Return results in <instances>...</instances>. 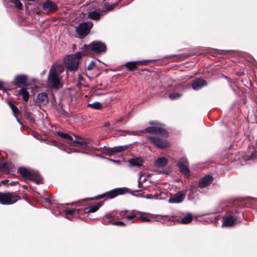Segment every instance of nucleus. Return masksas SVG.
<instances>
[{
	"label": "nucleus",
	"mask_w": 257,
	"mask_h": 257,
	"mask_svg": "<svg viewBox=\"0 0 257 257\" xmlns=\"http://www.w3.org/2000/svg\"><path fill=\"white\" fill-rule=\"evenodd\" d=\"M128 162L133 166H140L143 164V160L141 158L130 159Z\"/></svg>",
	"instance_id": "4be33fe9"
},
{
	"label": "nucleus",
	"mask_w": 257,
	"mask_h": 257,
	"mask_svg": "<svg viewBox=\"0 0 257 257\" xmlns=\"http://www.w3.org/2000/svg\"><path fill=\"white\" fill-rule=\"evenodd\" d=\"M105 45L100 41H94L89 45H85L83 48L84 55H90L91 52L95 53H102L106 51Z\"/></svg>",
	"instance_id": "20e7f679"
},
{
	"label": "nucleus",
	"mask_w": 257,
	"mask_h": 257,
	"mask_svg": "<svg viewBox=\"0 0 257 257\" xmlns=\"http://www.w3.org/2000/svg\"><path fill=\"white\" fill-rule=\"evenodd\" d=\"M178 167L180 172L185 176L188 177L189 174V170L188 168V162L187 159L185 158H181L178 163Z\"/></svg>",
	"instance_id": "1a4fd4ad"
},
{
	"label": "nucleus",
	"mask_w": 257,
	"mask_h": 257,
	"mask_svg": "<svg viewBox=\"0 0 257 257\" xmlns=\"http://www.w3.org/2000/svg\"><path fill=\"white\" fill-rule=\"evenodd\" d=\"M93 24L91 22H84L80 24L76 28V31L80 37L87 35L89 30L92 27Z\"/></svg>",
	"instance_id": "6e6552de"
},
{
	"label": "nucleus",
	"mask_w": 257,
	"mask_h": 257,
	"mask_svg": "<svg viewBox=\"0 0 257 257\" xmlns=\"http://www.w3.org/2000/svg\"><path fill=\"white\" fill-rule=\"evenodd\" d=\"M100 14L98 12L95 11L91 12L89 13L88 17L92 20H97L100 18Z\"/></svg>",
	"instance_id": "393cba45"
},
{
	"label": "nucleus",
	"mask_w": 257,
	"mask_h": 257,
	"mask_svg": "<svg viewBox=\"0 0 257 257\" xmlns=\"http://www.w3.org/2000/svg\"><path fill=\"white\" fill-rule=\"evenodd\" d=\"M113 224L115 225H124V223L122 221H116Z\"/></svg>",
	"instance_id": "ea45409f"
},
{
	"label": "nucleus",
	"mask_w": 257,
	"mask_h": 257,
	"mask_svg": "<svg viewBox=\"0 0 257 257\" xmlns=\"http://www.w3.org/2000/svg\"><path fill=\"white\" fill-rule=\"evenodd\" d=\"M110 125V123L109 122H105L104 124L105 126H108Z\"/></svg>",
	"instance_id": "79ce46f5"
},
{
	"label": "nucleus",
	"mask_w": 257,
	"mask_h": 257,
	"mask_svg": "<svg viewBox=\"0 0 257 257\" xmlns=\"http://www.w3.org/2000/svg\"><path fill=\"white\" fill-rule=\"evenodd\" d=\"M124 119V117H121L120 118H119V119H118L116 120V123H119V122L123 121Z\"/></svg>",
	"instance_id": "a19ab883"
},
{
	"label": "nucleus",
	"mask_w": 257,
	"mask_h": 257,
	"mask_svg": "<svg viewBox=\"0 0 257 257\" xmlns=\"http://www.w3.org/2000/svg\"><path fill=\"white\" fill-rule=\"evenodd\" d=\"M38 100L39 102L42 104H45L48 101V96L45 92H42L38 94Z\"/></svg>",
	"instance_id": "a211bd4d"
},
{
	"label": "nucleus",
	"mask_w": 257,
	"mask_h": 257,
	"mask_svg": "<svg viewBox=\"0 0 257 257\" xmlns=\"http://www.w3.org/2000/svg\"><path fill=\"white\" fill-rule=\"evenodd\" d=\"M8 89V85L4 82L0 80V89L6 90Z\"/></svg>",
	"instance_id": "473e14b6"
},
{
	"label": "nucleus",
	"mask_w": 257,
	"mask_h": 257,
	"mask_svg": "<svg viewBox=\"0 0 257 257\" xmlns=\"http://www.w3.org/2000/svg\"><path fill=\"white\" fill-rule=\"evenodd\" d=\"M27 89V87H23L19 91V95H22L25 101H27L29 100L30 96Z\"/></svg>",
	"instance_id": "6ab92c4d"
},
{
	"label": "nucleus",
	"mask_w": 257,
	"mask_h": 257,
	"mask_svg": "<svg viewBox=\"0 0 257 257\" xmlns=\"http://www.w3.org/2000/svg\"><path fill=\"white\" fill-rule=\"evenodd\" d=\"M72 142L74 143L78 144L82 146H86L88 144V143L84 140H81L80 141L73 140Z\"/></svg>",
	"instance_id": "72a5a7b5"
},
{
	"label": "nucleus",
	"mask_w": 257,
	"mask_h": 257,
	"mask_svg": "<svg viewBox=\"0 0 257 257\" xmlns=\"http://www.w3.org/2000/svg\"><path fill=\"white\" fill-rule=\"evenodd\" d=\"M138 217L139 218H140L141 220L144 221V222H149L150 221V219L148 218L147 216H146L144 214L141 213V212H138Z\"/></svg>",
	"instance_id": "cd10ccee"
},
{
	"label": "nucleus",
	"mask_w": 257,
	"mask_h": 257,
	"mask_svg": "<svg viewBox=\"0 0 257 257\" xmlns=\"http://www.w3.org/2000/svg\"><path fill=\"white\" fill-rule=\"evenodd\" d=\"M213 178L211 176L204 177L200 181L199 186L200 188H204L209 186L212 182Z\"/></svg>",
	"instance_id": "ddd939ff"
},
{
	"label": "nucleus",
	"mask_w": 257,
	"mask_h": 257,
	"mask_svg": "<svg viewBox=\"0 0 257 257\" xmlns=\"http://www.w3.org/2000/svg\"><path fill=\"white\" fill-rule=\"evenodd\" d=\"M95 64L94 62L92 61L89 63V65L88 66L87 69L88 70H91L95 67Z\"/></svg>",
	"instance_id": "c9c22d12"
},
{
	"label": "nucleus",
	"mask_w": 257,
	"mask_h": 257,
	"mask_svg": "<svg viewBox=\"0 0 257 257\" xmlns=\"http://www.w3.org/2000/svg\"><path fill=\"white\" fill-rule=\"evenodd\" d=\"M168 163V160L165 157H161L158 159L155 162V166L158 168L165 167Z\"/></svg>",
	"instance_id": "f3484780"
},
{
	"label": "nucleus",
	"mask_w": 257,
	"mask_h": 257,
	"mask_svg": "<svg viewBox=\"0 0 257 257\" xmlns=\"http://www.w3.org/2000/svg\"><path fill=\"white\" fill-rule=\"evenodd\" d=\"M78 212H79L78 209H67L65 211V214L66 215L72 214L75 213V212L78 213Z\"/></svg>",
	"instance_id": "2f4dec72"
},
{
	"label": "nucleus",
	"mask_w": 257,
	"mask_h": 257,
	"mask_svg": "<svg viewBox=\"0 0 257 257\" xmlns=\"http://www.w3.org/2000/svg\"><path fill=\"white\" fill-rule=\"evenodd\" d=\"M138 217V213L137 212H133L132 214L130 215H127L126 217V218L127 220H130L134 218L135 217Z\"/></svg>",
	"instance_id": "f704fd0d"
},
{
	"label": "nucleus",
	"mask_w": 257,
	"mask_h": 257,
	"mask_svg": "<svg viewBox=\"0 0 257 257\" xmlns=\"http://www.w3.org/2000/svg\"><path fill=\"white\" fill-rule=\"evenodd\" d=\"M192 220V215L191 214L188 213L186 216L182 218L180 221V223L182 224H188Z\"/></svg>",
	"instance_id": "5701e85b"
},
{
	"label": "nucleus",
	"mask_w": 257,
	"mask_h": 257,
	"mask_svg": "<svg viewBox=\"0 0 257 257\" xmlns=\"http://www.w3.org/2000/svg\"><path fill=\"white\" fill-rule=\"evenodd\" d=\"M18 171L22 176L25 178L36 181L38 184L41 181V179L38 175L33 171L28 170L25 168H20Z\"/></svg>",
	"instance_id": "423d86ee"
},
{
	"label": "nucleus",
	"mask_w": 257,
	"mask_h": 257,
	"mask_svg": "<svg viewBox=\"0 0 257 257\" xmlns=\"http://www.w3.org/2000/svg\"><path fill=\"white\" fill-rule=\"evenodd\" d=\"M112 217H113V215L111 213L107 214L105 215V216L104 217L103 221L106 222L107 221L105 220V219L109 220V219L111 218Z\"/></svg>",
	"instance_id": "4c0bfd02"
},
{
	"label": "nucleus",
	"mask_w": 257,
	"mask_h": 257,
	"mask_svg": "<svg viewBox=\"0 0 257 257\" xmlns=\"http://www.w3.org/2000/svg\"><path fill=\"white\" fill-rule=\"evenodd\" d=\"M58 134L60 137L63 139H67L72 141H73L72 137L67 134L63 133L61 132H58Z\"/></svg>",
	"instance_id": "a878e982"
},
{
	"label": "nucleus",
	"mask_w": 257,
	"mask_h": 257,
	"mask_svg": "<svg viewBox=\"0 0 257 257\" xmlns=\"http://www.w3.org/2000/svg\"><path fill=\"white\" fill-rule=\"evenodd\" d=\"M126 149V147L119 146L116 147L111 149L110 153L120 152L123 151Z\"/></svg>",
	"instance_id": "bb28decb"
},
{
	"label": "nucleus",
	"mask_w": 257,
	"mask_h": 257,
	"mask_svg": "<svg viewBox=\"0 0 257 257\" xmlns=\"http://www.w3.org/2000/svg\"><path fill=\"white\" fill-rule=\"evenodd\" d=\"M43 9L48 12L55 11L57 9V7L54 3L50 1H47L43 4Z\"/></svg>",
	"instance_id": "9b49d317"
},
{
	"label": "nucleus",
	"mask_w": 257,
	"mask_h": 257,
	"mask_svg": "<svg viewBox=\"0 0 257 257\" xmlns=\"http://www.w3.org/2000/svg\"><path fill=\"white\" fill-rule=\"evenodd\" d=\"M146 198H147V199H154V198H156V199H158V195H152V194H149V195H147L145 197Z\"/></svg>",
	"instance_id": "e433bc0d"
},
{
	"label": "nucleus",
	"mask_w": 257,
	"mask_h": 257,
	"mask_svg": "<svg viewBox=\"0 0 257 257\" xmlns=\"http://www.w3.org/2000/svg\"><path fill=\"white\" fill-rule=\"evenodd\" d=\"M127 192V189L126 188H120L113 189L110 191L96 197L97 199L104 198L105 196H108L110 198H113L118 195L123 194Z\"/></svg>",
	"instance_id": "0eeeda50"
},
{
	"label": "nucleus",
	"mask_w": 257,
	"mask_h": 257,
	"mask_svg": "<svg viewBox=\"0 0 257 257\" xmlns=\"http://www.w3.org/2000/svg\"><path fill=\"white\" fill-rule=\"evenodd\" d=\"M151 126L148 127L145 130L140 131H126L124 130H118L117 132L120 133V135L125 136L126 135H139L141 133L147 132L160 135L162 136L167 137V132L162 128L158 122L151 121L150 122Z\"/></svg>",
	"instance_id": "f257e3e1"
},
{
	"label": "nucleus",
	"mask_w": 257,
	"mask_h": 257,
	"mask_svg": "<svg viewBox=\"0 0 257 257\" xmlns=\"http://www.w3.org/2000/svg\"><path fill=\"white\" fill-rule=\"evenodd\" d=\"M150 62V61L148 60L143 61L129 62L125 64V66L130 70H133L136 69L137 64H147Z\"/></svg>",
	"instance_id": "dca6fc26"
},
{
	"label": "nucleus",
	"mask_w": 257,
	"mask_h": 257,
	"mask_svg": "<svg viewBox=\"0 0 257 257\" xmlns=\"http://www.w3.org/2000/svg\"><path fill=\"white\" fill-rule=\"evenodd\" d=\"M83 55V52H78L66 56L64 58V64L66 67L71 71H75L77 70L80 59Z\"/></svg>",
	"instance_id": "7ed1b4c3"
},
{
	"label": "nucleus",
	"mask_w": 257,
	"mask_h": 257,
	"mask_svg": "<svg viewBox=\"0 0 257 257\" xmlns=\"http://www.w3.org/2000/svg\"><path fill=\"white\" fill-rule=\"evenodd\" d=\"M114 7H115L114 5H105V8L108 11H110V10L113 9L114 8Z\"/></svg>",
	"instance_id": "58836bf2"
},
{
	"label": "nucleus",
	"mask_w": 257,
	"mask_h": 257,
	"mask_svg": "<svg viewBox=\"0 0 257 257\" xmlns=\"http://www.w3.org/2000/svg\"><path fill=\"white\" fill-rule=\"evenodd\" d=\"M27 80V76L25 75H17L15 78V82L20 84H24Z\"/></svg>",
	"instance_id": "412c9836"
},
{
	"label": "nucleus",
	"mask_w": 257,
	"mask_h": 257,
	"mask_svg": "<svg viewBox=\"0 0 257 257\" xmlns=\"http://www.w3.org/2000/svg\"><path fill=\"white\" fill-rule=\"evenodd\" d=\"M10 106L11 107L13 112L15 116L19 113V109L11 103H9Z\"/></svg>",
	"instance_id": "c85d7f7f"
},
{
	"label": "nucleus",
	"mask_w": 257,
	"mask_h": 257,
	"mask_svg": "<svg viewBox=\"0 0 257 257\" xmlns=\"http://www.w3.org/2000/svg\"><path fill=\"white\" fill-rule=\"evenodd\" d=\"M206 85L207 82L205 80L199 78L193 81L192 84V87L194 90H198Z\"/></svg>",
	"instance_id": "f8f14e48"
},
{
	"label": "nucleus",
	"mask_w": 257,
	"mask_h": 257,
	"mask_svg": "<svg viewBox=\"0 0 257 257\" xmlns=\"http://www.w3.org/2000/svg\"><path fill=\"white\" fill-rule=\"evenodd\" d=\"M11 1L14 3L16 7L19 9H22V4H21V3L19 1V0H11Z\"/></svg>",
	"instance_id": "7c9ffc66"
},
{
	"label": "nucleus",
	"mask_w": 257,
	"mask_h": 257,
	"mask_svg": "<svg viewBox=\"0 0 257 257\" xmlns=\"http://www.w3.org/2000/svg\"><path fill=\"white\" fill-rule=\"evenodd\" d=\"M185 194L179 193L176 194L174 197H171L169 199V202L170 203H179L181 202L184 198Z\"/></svg>",
	"instance_id": "2eb2a0df"
},
{
	"label": "nucleus",
	"mask_w": 257,
	"mask_h": 257,
	"mask_svg": "<svg viewBox=\"0 0 257 257\" xmlns=\"http://www.w3.org/2000/svg\"><path fill=\"white\" fill-rule=\"evenodd\" d=\"M75 137L77 139H82L81 138H80V137L79 136H75Z\"/></svg>",
	"instance_id": "37998d69"
},
{
	"label": "nucleus",
	"mask_w": 257,
	"mask_h": 257,
	"mask_svg": "<svg viewBox=\"0 0 257 257\" xmlns=\"http://www.w3.org/2000/svg\"><path fill=\"white\" fill-rule=\"evenodd\" d=\"M102 205V203H98L94 205H92L91 206H89L87 208H86L85 209V211L86 213H93L96 212L99 207Z\"/></svg>",
	"instance_id": "aec40b11"
},
{
	"label": "nucleus",
	"mask_w": 257,
	"mask_h": 257,
	"mask_svg": "<svg viewBox=\"0 0 257 257\" xmlns=\"http://www.w3.org/2000/svg\"><path fill=\"white\" fill-rule=\"evenodd\" d=\"M88 106L95 109H101L102 108V105L99 102H94L91 103H88Z\"/></svg>",
	"instance_id": "b1692460"
},
{
	"label": "nucleus",
	"mask_w": 257,
	"mask_h": 257,
	"mask_svg": "<svg viewBox=\"0 0 257 257\" xmlns=\"http://www.w3.org/2000/svg\"><path fill=\"white\" fill-rule=\"evenodd\" d=\"M64 71V67L60 64H55L51 68L48 82L52 87L58 89L62 86L61 77L59 75Z\"/></svg>",
	"instance_id": "f03ea898"
},
{
	"label": "nucleus",
	"mask_w": 257,
	"mask_h": 257,
	"mask_svg": "<svg viewBox=\"0 0 257 257\" xmlns=\"http://www.w3.org/2000/svg\"><path fill=\"white\" fill-rule=\"evenodd\" d=\"M149 139L156 146L160 149L166 148L170 146L169 143L166 140H161L155 137H150Z\"/></svg>",
	"instance_id": "9d476101"
},
{
	"label": "nucleus",
	"mask_w": 257,
	"mask_h": 257,
	"mask_svg": "<svg viewBox=\"0 0 257 257\" xmlns=\"http://www.w3.org/2000/svg\"><path fill=\"white\" fill-rule=\"evenodd\" d=\"M20 197L12 193H0V203L3 205H10L15 203Z\"/></svg>",
	"instance_id": "39448f33"
},
{
	"label": "nucleus",
	"mask_w": 257,
	"mask_h": 257,
	"mask_svg": "<svg viewBox=\"0 0 257 257\" xmlns=\"http://www.w3.org/2000/svg\"><path fill=\"white\" fill-rule=\"evenodd\" d=\"M181 95L182 94L179 92L173 93L169 95V97L171 99H175L179 98Z\"/></svg>",
	"instance_id": "c756f323"
},
{
	"label": "nucleus",
	"mask_w": 257,
	"mask_h": 257,
	"mask_svg": "<svg viewBox=\"0 0 257 257\" xmlns=\"http://www.w3.org/2000/svg\"><path fill=\"white\" fill-rule=\"evenodd\" d=\"M224 221L222 223L223 226L230 227L233 226L236 222V218L232 216L224 218Z\"/></svg>",
	"instance_id": "4468645a"
}]
</instances>
